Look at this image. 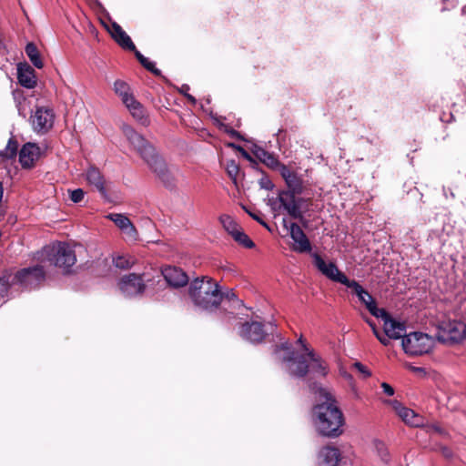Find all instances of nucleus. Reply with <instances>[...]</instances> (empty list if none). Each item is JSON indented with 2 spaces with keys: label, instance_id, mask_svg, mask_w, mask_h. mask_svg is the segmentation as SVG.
<instances>
[{
  "label": "nucleus",
  "instance_id": "12",
  "mask_svg": "<svg viewBox=\"0 0 466 466\" xmlns=\"http://www.w3.org/2000/svg\"><path fill=\"white\" fill-rule=\"evenodd\" d=\"M55 120V113L51 107L37 106L30 117L32 127L36 133H46L52 128Z\"/></svg>",
  "mask_w": 466,
  "mask_h": 466
},
{
  "label": "nucleus",
  "instance_id": "36",
  "mask_svg": "<svg viewBox=\"0 0 466 466\" xmlns=\"http://www.w3.org/2000/svg\"><path fill=\"white\" fill-rule=\"evenodd\" d=\"M17 152V143L12 138L9 139L5 149L0 151V158L2 160L13 158Z\"/></svg>",
  "mask_w": 466,
  "mask_h": 466
},
{
  "label": "nucleus",
  "instance_id": "38",
  "mask_svg": "<svg viewBox=\"0 0 466 466\" xmlns=\"http://www.w3.org/2000/svg\"><path fill=\"white\" fill-rule=\"evenodd\" d=\"M352 368L354 370H356L363 379H366V378H369L371 376V372L368 369V367L360 361L353 362Z\"/></svg>",
  "mask_w": 466,
  "mask_h": 466
},
{
  "label": "nucleus",
  "instance_id": "30",
  "mask_svg": "<svg viewBox=\"0 0 466 466\" xmlns=\"http://www.w3.org/2000/svg\"><path fill=\"white\" fill-rule=\"evenodd\" d=\"M13 97L19 116L25 117L27 109L29 107V102L27 98L25 96L24 92L18 89L15 90L13 91Z\"/></svg>",
  "mask_w": 466,
  "mask_h": 466
},
{
  "label": "nucleus",
  "instance_id": "23",
  "mask_svg": "<svg viewBox=\"0 0 466 466\" xmlns=\"http://www.w3.org/2000/svg\"><path fill=\"white\" fill-rule=\"evenodd\" d=\"M17 79L21 86L25 88H34L36 85L35 70L27 63L17 65Z\"/></svg>",
  "mask_w": 466,
  "mask_h": 466
},
{
  "label": "nucleus",
  "instance_id": "46",
  "mask_svg": "<svg viewBox=\"0 0 466 466\" xmlns=\"http://www.w3.org/2000/svg\"><path fill=\"white\" fill-rule=\"evenodd\" d=\"M381 388L386 395L392 396L394 394V389L390 384L382 382Z\"/></svg>",
  "mask_w": 466,
  "mask_h": 466
},
{
  "label": "nucleus",
  "instance_id": "33",
  "mask_svg": "<svg viewBox=\"0 0 466 466\" xmlns=\"http://www.w3.org/2000/svg\"><path fill=\"white\" fill-rule=\"evenodd\" d=\"M279 350H309V348L305 339L302 336H300L297 339L295 346H293L289 340H285L282 338H280V345Z\"/></svg>",
  "mask_w": 466,
  "mask_h": 466
},
{
  "label": "nucleus",
  "instance_id": "16",
  "mask_svg": "<svg viewBox=\"0 0 466 466\" xmlns=\"http://www.w3.org/2000/svg\"><path fill=\"white\" fill-rule=\"evenodd\" d=\"M283 224L289 230L290 238L294 241L292 249L299 253L309 252L311 250V244L301 228L294 222L288 226L285 219Z\"/></svg>",
  "mask_w": 466,
  "mask_h": 466
},
{
  "label": "nucleus",
  "instance_id": "28",
  "mask_svg": "<svg viewBox=\"0 0 466 466\" xmlns=\"http://www.w3.org/2000/svg\"><path fill=\"white\" fill-rule=\"evenodd\" d=\"M255 156L268 167L279 170V166H283L278 158L271 153L266 151L262 147H258L254 151Z\"/></svg>",
  "mask_w": 466,
  "mask_h": 466
},
{
  "label": "nucleus",
  "instance_id": "21",
  "mask_svg": "<svg viewBox=\"0 0 466 466\" xmlns=\"http://www.w3.org/2000/svg\"><path fill=\"white\" fill-rule=\"evenodd\" d=\"M281 177L285 180L289 190L293 193L301 194L303 191V182L302 179L298 176L297 173L291 171L287 166H279V170Z\"/></svg>",
  "mask_w": 466,
  "mask_h": 466
},
{
  "label": "nucleus",
  "instance_id": "7",
  "mask_svg": "<svg viewBox=\"0 0 466 466\" xmlns=\"http://www.w3.org/2000/svg\"><path fill=\"white\" fill-rule=\"evenodd\" d=\"M48 260L58 268L67 269L76 261L73 248L66 243L58 242L45 248Z\"/></svg>",
  "mask_w": 466,
  "mask_h": 466
},
{
  "label": "nucleus",
  "instance_id": "56",
  "mask_svg": "<svg viewBox=\"0 0 466 466\" xmlns=\"http://www.w3.org/2000/svg\"><path fill=\"white\" fill-rule=\"evenodd\" d=\"M462 12H463V13H465V12H466V6H464V7L462 8Z\"/></svg>",
  "mask_w": 466,
  "mask_h": 466
},
{
  "label": "nucleus",
  "instance_id": "3",
  "mask_svg": "<svg viewBox=\"0 0 466 466\" xmlns=\"http://www.w3.org/2000/svg\"><path fill=\"white\" fill-rule=\"evenodd\" d=\"M188 292L193 303L205 310L217 309L223 298L218 282L208 277L195 279L189 285Z\"/></svg>",
  "mask_w": 466,
  "mask_h": 466
},
{
  "label": "nucleus",
  "instance_id": "42",
  "mask_svg": "<svg viewBox=\"0 0 466 466\" xmlns=\"http://www.w3.org/2000/svg\"><path fill=\"white\" fill-rule=\"evenodd\" d=\"M341 374H342V376H343L346 380H348L350 381V386H351V390H352V391H353V393H354L355 397H356V398H359V392H358V390H357V388H356V386H355V384H354V382H353V377H352V375H351V374H350L349 372L345 371V370L341 371Z\"/></svg>",
  "mask_w": 466,
  "mask_h": 466
},
{
  "label": "nucleus",
  "instance_id": "25",
  "mask_svg": "<svg viewBox=\"0 0 466 466\" xmlns=\"http://www.w3.org/2000/svg\"><path fill=\"white\" fill-rule=\"evenodd\" d=\"M107 30L122 48L131 51L136 49V46L129 35L122 29L118 24L116 22L112 23L111 27H109Z\"/></svg>",
  "mask_w": 466,
  "mask_h": 466
},
{
  "label": "nucleus",
  "instance_id": "48",
  "mask_svg": "<svg viewBox=\"0 0 466 466\" xmlns=\"http://www.w3.org/2000/svg\"><path fill=\"white\" fill-rule=\"evenodd\" d=\"M409 357H417L422 355L424 351H405Z\"/></svg>",
  "mask_w": 466,
  "mask_h": 466
},
{
  "label": "nucleus",
  "instance_id": "5",
  "mask_svg": "<svg viewBox=\"0 0 466 466\" xmlns=\"http://www.w3.org/2000/svg\"><path fill=\"white\" fill-rule=\"evenodd\" d=\"M151 269L142 274L130 273L122 277L118 282V288L126 297H134L142 294L146 289V283L154 282Z\"/></svg>",
  "mask_w": 466,
  "mask_h": 466
},
{
  "label": "nucleus",
  "instance_id": "1",
  "mask_svg": "<svg viewBox=\"0 0 466 466\" xmlns=\"http://www.w3.org/2000/svg\"><path fill=\"white\" fill-rule=\"evenodd\" d=\"M319 396L312 410V422L319 434L335 438L342 433L344 417L331 394L324 388L315 385L312 389Z\"/></svg>",
  "mask_w": 466,
  "mask_h": 466
},
{
  "label": "nucleus",
  "instance_id": "52",
  "mask_svg": "<svg viewBox=\"0 0 466 466\" xmlns=\"http://www.w3.org/2000/svg\"><path fill=\"white\" fill-rule=\"evenodd\" d=\"M259 224L263 225L265 228H268V224L262 219L260 218V221H258Z\"/></svg>",
  "mask_w": 466,
  "mask_h": 466
},
{
  "label": "nucleus",
  "instance_id": "41",
  "mask_svg": "<svg viewBox=\"0 0 466 466\" xmlns=\"http://www.w3.org/2000/svg\"><path fill=\"white\" fill-rule=\"evenodd\" d=\"M145 68H147L148 71L152 72L156 76L160 75V70L156 68L155 63L150 61L148 58H144V61L141 63Z\"/></svg>",
  "mask_w": 466,
  "mask_h": 466
},
{
  "label": "nucleus",
  "instance_id": "55",
  "mask_svg": "<svg viewBox=\"0 0 466 466\" xmlns=\"http://www.w3.org/2000/svg\"><path fill=\"white\" fill-rule=\"evenodd\" d=\"M183 88H186L187 90H188L189 86H184Z\"/></svg>",
  "mask_w": 466,
  "mask_h": 466
},
{
  "label": "nucleus",
  "instance_id": "27",
  "mask_svg": "<svg viewBox=\"0 0 466 466\" xmlns=\"http://www.w3.org/2000/svg\"><path fill=\"white\" fill-rule=\"evenodd\" d=\"M113 89L115 94L120 97L124 105L135 98L129 85L123 80H116L113 85Z\"/></svg>",
  "mask_w": 466,
  "mask_h": 466
},
{
  "label": "nucleus",
  "instance_id": "29",
  "mask_svg": "<svg viewBox=\"0 0 466 466\" xmlns=\"http://www.w3.org/2000/svg\"><path fill=\"white\" fill-rule=\"evenodd\" d=\"M12 270H5L0 275V299H5L8 296L9 291L15 288V284L12 283Z\"/></svg>",
  "mask_w": 466,
  "mask_h": 466
},
{
  "label": "nucleus",
  "instance_id": "34",
  "mask_svg": "<svg viewBox=\"0 0 466 466\" xmlns=\"http://www.w3.org/2000/svg\"><path fill=\"white\" fill-rule=\"evenodd\" d=\"M373 450L378 455V457L384 462L388 463L390 461V455L388 452V449L382 441L379 440H374L372 442Z\"/></svg>",
  "mask_w": 466,
  "mask_h": 466
},
{
  "label": "nucleus",
  "instance_id": "31",
  "mask_svg": "<svg viewBox=\"0 0 466 466\" xmlns=\"http://www.w3.org/2000/svg\"><path fill=\"white\" fill-rule=\"evenodd\" d=\"M25 54L30 59L31 63L36 67L41 69L44 66L40 53L33 43H28L25 46Z\"/></svg>",
  "mask_w": 466,
  "mask_h": 466
},
{
  "label": "nucleus",
  "instance_id": "9",
  "mask_svg": "<svg viewBox=\"0 0 466 466\" xmlns=\"http://www.w3.org/2000/svg\"><path fill=\"white\" fill-rule=\"evenodd\" d=\"M12 283L25 289H35L45 279L43 267L35 266L14 272L12 270Z\"/></svg>",
  "mask_w": 466,
  "mask_h": 466
},
{
  "label": "nucleus",
  "instance_id": "17",
  "mask_svg": "<svg viewBox=\"0 0 466 466\" xmlns=\"http://www.w3.org/2000/svg\"><path fill=\"white\" fill-rule=\"evenodd\" d=\"M392 407L406 424L411 427H422L425 425V420L422 416L409 408L403 407L400 402L397 400L392 401Z\"/></svg>",
  "mask_w": 466,
  "mask_h": 466
},
{
  "label": "nucleus",
  "instance_id": "43",
  "mask_svg": "<svg viewBox=\"0 0 466 466\" xmlns=\"http://www.w3.org/2000/svg\"><path fill=\"white\" fill-rule=\"evenodd\" d=\"M258 183H259V186H260L261 188H264V189H267V190H271L274 187L273 183L271 182V180L268 177H262L259 179Z\"/></svg>",
  "mask_w": 466,
  "mask_h": 466
},
{
  "label": "nucleus",
  "instance_id": "8",
  "mask_svg": "<svg viewBox=\"0 0 466 466\" xmlns=\"http://www.w3.org/2000/svg\"><path fill=\"white\" fill-rule=\"evenodd\" d=\"M276 325L273 322L250 321L241 325L239 335L243 339L257 344L262 342L268 335L274 334Z\"/></svg>",
  "mask_w": 466,
  "mask_h": 466
},
{
  "label": "nucleus",
  "instance_id": "54",
  "mask_svg": "<svg viewBox=\"0 0 466 466\" xmlns=\"http://www.w3.org/2000/svg\"><path fill=\"white\" fill-rule=\"evenodd\" d=\"M443 452L445 456H450V451L448 450L445 449Z\"/></svg>",
  "mask_w": 466,
  "mask_h": 466
},
{
  "label": "nucleus",
  "instance_id": "14",
  "mask_svg": "<svg viewBox=\"0 0 466 466\" xmlns=\"http://www.w3.org/2000/svg\"><path fill=\"white\" fill-rule=\"evenodd\" d=\"M347 287L352 289L353 293L366 306L371 315L374 317L385 315V309L377 307L372 296L359 282L351 280Z\"/></svg>",
  "mask_w": 466,
  "mask_h": 466
},
{
  "label": "nucleus",
  "instance_id": "10",
  "mask_svg": "<svg viewBox=\"0 0 466 466\" xmlns=\"http://www.w3.org/2000/svg\"><path fill=\"white\" fill-rule=\"evenodd\" d=\"M313 264L317 269L329 279L345 285L351 281L341 272L334 262H326L318 253L311 254Z\"/></svg>",
  "mask_w": 466,
  "mask_h": 466
},
{
  "label": "nucleus",
  "instance_id": "53",
  "mask_svg": "<svg viewBox=\"0 0 466 466\" xmlns=\"http://www.w3.org/2000/svg\"><path fill=\"white\" fill-rule=\"evenodd\" d=\"M242 155H243L246 158H248V159H249V158H250V157H249V155L248 154V152H246V151H245V150H243V149H242Z\"/></svg>",
  "mask_w": 466,
  "mask_h": 466
},
{
  "label": "nucleus",
  "instance_id": "44",
  "mask_svg": "<svg viewBox=\"0 0 466 466\" xmlns=\"http://www.w3.org/2000/svg\"><path fill=\"white\" fill-rule=\"evenodd\" d=\"M404 366L409 369L410 370H411L412 372L418 374L419 376H425L426 375V370L424 368L422 367H415V366H412L411 364L410 363H404Z\"/></svg>",
  "mask_w": 466,
  "mask_h": 466
},
{
  "label": "nucleus",
  "instance_id": "37",
  "mask_svg": "<svg viewBox=\"0 0 466 466\" xmlns=\"http://www.w3.org/2000/svg\"><path fill=\"white\" fill-rule=\"evenodd\" d=\"M232 238L236 242H238L239 245H242L247 248H252L255 246L254 242L242 230V228H240L237 233H235L232 236Z\"/></svg>",
  "mask_w": 466,
  "mask_h": 466
},
{
  "label": "nucleus",
  "instance_id": "45",
  "mask_svg": "<svg viewBox=\"0 0 466 466\" xmlns=\"http://www.w3.org/2000/svg\"><path fill=\"white\" fill-rule=\"evenodd\" d=\"M374 333L376 335V337L380 339V341L382 343V345L384 346H390V339H393V338H390L386 335V333L384 334H380L378 331H376L374 329Z\"/></svg>",
  "mask_w": 466,
  "mask_h": 466
},
{
  "label": "nucleus",
  "instance_id": "13",
  "mask_svg": "<svg viewBox=\"0 0 466 466\" xmlns=\"http://www.w3.org/2000/svg\"><path fill=\"white\" fill-rule=\"evenodd\" d=\"M151 271L152 276L155 277V279L163 277L167 283L173 288L183 287L188 282L187 275L181 268L177 267H166L161 270V272L151 268Z\"/></svg>",
  "mask_w": 466,
  "mask_h": 466
},
{
  "label": "nucleus",
  "instance_id": "32",
  "mask_svg": "<svg viewBox=\"0 0 466 466\" xmlns=\"http://www.w3.org/2000/svg\"><path fill=\"white\" fill-rule=\"evenodd\" d=\"M219 221L223 227V228L232 237L235 233H237L241 228L238 225V223L228 215H221L219 217Z\"/></svg>",
  "mask_w": 466,
  "mask_h": 466
},
{
  "label": "nucleus",
  "instance_id": "40",
  "mask_svg": "<svg viewBox=\"0 0 466 466\" xmlns=\"http://www.w3.org/2000/svg\"><path fill=\"white\" fill-rule=\"evenodd\" d=\"M84 196H85V192L81 188H76L70 192V199L74 203L80 202L84 198Z\"/></svg>",
  "mask_w": 466,
  "mask_h": 466
},
{
  "label": "nucleus",
  "instance_id": "39",
  "mask_svg": "<svg viewBox=\"0 0 466 466\" xmlns=\"http://www.w3.org/2000/svg\"><path fill=\"white\" fill-rule=\"evenodd\" d=\"M238 171V166L234 160H230L227 163V172L233 180H236Z\"/></svg>",
  "mask_w": 466,
  "mask_h": 466
},
{
  "label": "nucleus",
  "instance_id": "2",
  "mask_svg": "<svg viewBox=\"0 0 466 466\" xmlns=\"http://www.w3.org/2000/svg\"><path fill=\"white\" fill-rule=\"evenodd\" d=\"M122 130L134 150L147 163L151 171L154 172L166 186L172 185L173 177L167 163L157 153L155 147L130 126L124 125Z\"/></svg>",
  "mask_w": 466,
  "mask_h": 466
},
{
  "label": "nucleus",
  "instance_id": "47",
  "mask_svg": "<svg viewBox=\"0 0 466 466\" xmlns=\"http://www.w3.org/2000/svg\"><path fill=\"white\" fill-rule=\"evenodd\" d=\"M428 429H429L428 430L429 431H434V432H437L439 434H443L444 433V431L441 428V426H439L437 424L429 425Z\"/></svg>",
  "mask_w": 466,
  "mask_h": 466
},
{
  "label": "nucleus",
  "instance_id": "24",
  "mask_svg": "<svg viewBox=\"0 0 466 466\" xmlns=\"http://www.w3.org/2000/svg\"><path fill=\"white\" fill-rule=\"evenodd\" d=\"M106 218L113 221L129 238L132 239L137 238V232L136 228L127 216L119 213H111Z\"/></svg>",
  "mask_w": 466,
  "mask_h": 466
},
{
  "label": "nucleus",
  "instance_id": "22",
  "mask_svg": "<svg viewBox=\"0 0 466 466\" xmlns=\"http://www.w3.org/2000/svg\"><path fill=\"white\" fill-rule=\"evenodd\" d=\"M40 155V148L35 143H26L19 153V161L23 167L30 168Z\"/></svg>",
  "mask_w": 466,
  "mask_h": 466
},
{
  "label": "nucleus",
  "instance_id": "35",
  "mask_svg": "<svg viewBox=\"0 0 466 466\" xmlns=\"http://www.w3.org/2000/svg\"><path fill=\"white\" fill-rule=\"evenodd\" d=\"M116 268L120 269H128L135 264V258L131 256H117L113 258Z\"/></svg>",
  "mask_w": 466,
  "mask_h": 466
},
{
  "label": "nucleus",
  "instance_id": "26",
  "mask_svg": "<svg viewBox=\"0 0 466 466\" xmlns=\"http://www.w3.org/2000/svg\"><path fill=\"white\" fill-rule=\"evenodd\" d=\"M125 106L128 109L132 116L140 124H142L143 126H147L149 124V119L146 114L144 106L136 98L129 101Z\"/></svg>",
  "mask_w": 466,
  "mask_h": 466
},
{
  "label": "nucleus",
  "instance_id": "19",
  "mask_svg": "<svg viewBox=\"0 0 466 466\" xmlns=\"http://www.w3.org/2000/svg\"><path fill=\"white\" fill-rule=\"evenodd\" d=\"M377 318L383 320V330L384 333L393 339H397L404 337L405 326L393 319L390 315L385 310V315L378 316Z\"/></svg>",
  "mask_w": 466,
  "mask_h": 466
},
{
  "label": "nucleus",
  "instance_id": "18",
  "mask_svg": "<svg viewBox=\"0 0 466 466\" xmlns=\"http://www.w3.org/2000/svg\"><path fill=\"white\" fill-rule=\"evenodd\" d=\"M85 178L89 186L94 187L104 198H107L106 179L99 168L90 166L85 173Z\"/></svg>",
  "mask_w": 466,
  "mask_h": 466
},
{
  "label": "nucleus",
  "instance_id": "4",
  "mask_svg": "<svg viewBox=\"0 0 466 466\" xmlns=\"http://www.w3.org/2000/svg\"><path fill=\"white\" fill-rule=\"evenodd\" d=\"M282 357L285 369L293 376H304L309 370L326 374V366L314 351H285Z\"/></svg>",
  "mask_w": 466,
  "mask_h": 466
},
{
  "label": "nucleus",
  "instance_id": "50",
  "mask_svg": "<svg viewBox=\"0 0 466 466\" xmlns=\"http://www.w3.org/2000/svg\"><path fill=\"white\" fill-rule=\"evenodd\" d=\"M248 214H249V215H250V217H251L252 218H254L255 220H257V221H260V218H260L258 215H257V214H255V213H251V212H248Z\"/></svg>",
  "mask_w": 466,
  "mask_h": 466
},
{
  "label": "nucleus",
  "instance_id": "15",
  "mask_svg": "<svg viewBox=\"0 0 466 466\" xmlns=\"http://www.w3.org/2000/svg\"><path fill=\"white\" fill-rule=\"evenodd\" d=\"M296 194L290 191H282L279 194L278 199L291 218L300 219L302 218L301 205L304 200L296 198Z\"/></svg>",
  "mask_w": 466,
  "mask_h": 466
},
{
  "label": "nucleus",
  "instance_id": "6",
  "mask_svg": "<svg viewBox=\"0 0 466 466\" xmlns=\"http://www.w3.org/2000/svg\"><path fill=\"white\" fill-rule=\"evenodd\" d=\"M438 329V341L445 345L460 343L466 339V324L460 320H443Z\"/></svg>",
  "mask_w": 466,
  "mask_h": 466
},
{
  "label": "nucleus",
  "instance_id": "11",
  "mask_svg": "<svg viewBox=\"0 0 466 466\" xmlns=\"http://www.w3.org/2000/svg\"><path fill=\"white\" fill-rule=\"evenodd\" d=\"M437 341V337L421 331H413L404 335L401 344L403 350H431Z\"/></svg>",
  "mask_w": 466,
  "mask_h": 466
},
{
  "label": "nucleus",
  "instance_id": "49",
  "mask_svg": "<svg viewBox=\"0 0 466 466\" xmlns=\"http://www.w3.org/2000/svg\"><path fill=\"white\" fill-rule=\"evenodd\" d=\"M136 56L137 57V59L139 60L140 63H142V61H144V58H146L140 52L138 51H136Z\"/></svg>",
  "mask_w": 466,
  "mask_h": 466
},
{
  "label": "nucleus",
  "instance_id": "20",
  "mask_svg": "<svg viewBox=\"0 0 466 466\" xmlns=\"http://www.w3.org/2000/svg\"><path fill=\"white\" fill-rule=\"evenodd\" d=\"M341 454L338 448L325 446L320 449L318 456V466H339Z\"/></svg>",
  "mask_w": 466,
  "mask_h": 466
},
{
  "label": "nucleus",
  "instance_id": "51",
  "mask_svg": "<svg viewBox=\"0 0 466 466\" xmlns=\"http://www.w3.org/2000/svg\"><path fill=\"white\" fill-rule=\"evenodd\" d=\"M186 96L187 97V99H188L191 103H193V104H195V103H196V99H195V97H194V96H190V95H187V94L186 95Z\"/></svg>",
  "mask_w": 466,
  "mask_h": 466
}]
</instances>
